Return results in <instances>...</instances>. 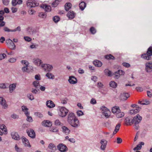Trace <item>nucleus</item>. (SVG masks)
<instances>
[{"label":"nucleus","instance_id":"nucleus-1","mask_svg":"<svg viewBox=\"0 0 152 152\" xmlns=\"http://www.w3.org/2000/svg\"><path fill=\"white\" fill-rule=\"evenodd\" d=\"M142 120V117L139 115L137 114L132 119H131L129 117L126 118L125 119V122L127 126L131 125L134 124L135 129L138 130L140 127L139 124L140 122Z\"/></svg>","mask_w":152,"mask_h":152},{"label":"nucleus","instance_id":"nucleus-2","mask_svg":"<svg viewBox=\"0 0 152 152\" xmlns=\"http://www.w3.org/2000/svg\"><path fill=\"white\" fill-rule=\"evenodd\" d=\"M152 56V46L150 47L147 50L146 53L142 54L141 57L147 60H150L151 58V56Z\"/></svg>","mask_w":152,"mask_h":152},{"label":"nucleus","instance_id":"nucleus-3","mask_svg":"<svg viewBox=\"0 0 152 152\" xmlns=\"http://www.w3.org/2000/svg\"><path fill=\"white\" fill-rule=\"evenodd\" d=\"M60 112L59 115L61 117H65L69 112V110L65 107H61L59 108Z\"/></svg>","mask_w":152,"mask_h":152},{"label":"nucleus","instance_id":"nucleus-4","mask_svg":"<svg viewBox=\"0 0 152 152\" xmlns=\"http://www.w3.org/2000/svg\"><path fill=\"white\" fill-rule=\"evenodd\" d=\"M26 4L27 6L30 8L34 7L39 5V3L34 0H28Z\"/></svg>","mask_w":152,"mask_h":152},{"label":"nucleus","instance_id":"nucleus-5","mask_svg":"<svg viewBox=\"0 0 152 152\" xmlns=\"http://www.w3.org/2000/svg\"><path fill=\"white\" fill-rule=\"evenodd\" d=\"M41 66L42 69L46 72H50L53 68L52 65L45 64H42Z\"/></svg>","mask_w":152,"mask_h":152},{"label":"nucleus","instance_id":"nucleus-6","mask_svg":"<svg viewBox=\"0 0 152 152\" xmlns=\"http://www.w3.org/2000/svg\"><path fill=\"white\" fill-rule=\"evenodd\" d=\"M57 149L61 152H66L68 148L66 145L60 143L57 146Z\"/></svg>","mask_w":152,"mask_h":152},{"label":"nucleus","instance_id":"nucleus-7","mask_svg":"<svg viewBox=\"0 0 152 152\" xmlns=\"http://www.w3.org/2000/svg\"><path fill=\"white\" fill-rule=\"evenodd\" d=\"M129 94L126 92H122L121 93L119 96V99L122 101H125L129 97Z\"/></svg>","mask_w":152,"mask_h":152},{"label":"nucleus","instance_id":"nucleus-8","mask_svg":"<svg viewBox=\"0 0 152 152\" xmlns=\"http://www.w3.org/2000/svg\"><path fill=\"white\" fill-rule=\"evenodd\" d=\"M145 70L147 72H150L152 71V62H148L145 64Z\"/></svg>","mask_w":152,"mask_h":152},{"label":"nucleus","instance_id":"nucleus-9","mask_svg":"<svg viewBox=\"0 0 152 152\" xmlns=\"http://www.w3.org/2000/svg\"><path fill=\"white\" fill-rule=\"evenodd\" d=\"M26 131L29 137L32 138H34L35 137V133L33 129H28L26 130Z\"/></svg>","mask_w":152,"mask_h":152},{"label":"nucleus","instance_id":"nucleus-10","mask_svg":"<svg viewBox=\"0 0 152 152\" xmlns=\"http://www.w3.org/2000/svg\"><path fill=\"white\" fill-rule=\"evenodd\" d=\"M76 118L73 113H69L68 116V122L69 123H72V121Z\"/></svg>","mask_w":152,"mask_h":152},{"label":"nucleus","instance_id":"nucleus-11","mask_svg":"<svg viewBox=\"0 0 152 152\" xmlns=\"http://www.w3.org/2000/svg\"><path fill=\"white\" fill-rule=\"evenodd\" d=\"M107 141L105 139H102L100 142V143L101 144L100 148L101 149L104 150L106 148Z\"/></svg>","mask_w":152,"mask_h":152},{"label":"nucleus","instance_id":"nucleus-12","mask_svg":"<svg viewBox=\"0 0 152 152\" xmlns=\"http://www.w3.org/2000/svg\"><path fill=\"white\" fill-rule=\"evenodd\" d=\"M11 136L12 139L15 140H20V137L17 132H13L11 133Z\"/></svg>","mask_w":152,"mask_h":152},{"label":"nucleus","instance_id":"nucleus-13","mask_svg":"<svg viewBox=\"0 0 152 152\" xmlns=\"http://www.w3.org/2000/svg\"><path fill=\"white\" fill-rule=\"evenodd\" d=\"M72 126L75 128L77 127L79 125V121L78 119L76 118L72 121V123H69Z\"/></svg>","mask_w":152,"mask_h":152},{"label":"nucleus","instance_id":"nucleus-14","mask_svg":"<svg viewBox=\"0 0 152 152\" xmlns=\"http://www.w3.org/2000/svg\"><path fill=\"white\" fill-rule=\"evenodd\" d=\"M21 139L24 145L26 146H29L31 147V145L28 140L24 136L21 137Z\"/></svg>","mask_w":152,"mask_h":152},{"label":"nucleus","instance_id":"nucleus-15","mask_svg":"<svg viewBox=\"0 0 152 152\" xmlns=\"http://www.w3.org/2000/svg\"><path fill=\"white\" fill-rule=\"evenodd\" d=\"M41 8L45 10L46 12H50L51 10V7L50 6L45 4H42L40 5Z\"/></svg>","mask_w":152,"mask_h":152},{"label":"nucleus","instance_id":"nucleus-16","mask_svg":"<svg viewBox=\"0 0 152 152\" xmlns=\"http://www.w3.org/2000/svg\"><path fill=\"white\" fill-rule=\"evenodd\" d=\"M68 81L70 83L72 84H75L77 83V78L72 76L69 77Z\"/></svg>","mask_w":152,"mask_h":152},{"label":"nucleus","instance_id":"nucleus-17","mask_svg":"<svg viewBox=\"0 0 152 152\" xmlns=\"http://www.w3.org/2000/svg\"><path fill=\"white\" fill-rule=\"evenodd\" d=\"M5 100L3 97H0V104H1L4 109L7 107L8 105L6 104Z\"/></svg>","mask_w":152,"mask_h":152},{"label":"nucleus","instance_id":"nucleus-18","mask_svg":"<svg viewBox=\"0 0 152 152\" xmlns=\"http://www.w3.org/2000/svg\"><path fill=\"white\" fill-rule=\"evenodd\" d=\"M115 115L117 118H120L123 117L124 115V112H121L119 109L118 110Z\"/></svg>","mask_w":152,"mask_h":152},{"label":"nucleus","instance_id":"nucleus-19","mask_svg":"<svg viewBox=\"0 0 152 152\" xmlns=\"http://www.w3.org/2000/svg\"><path fill=\"white\" fill-rule=\"evenodd\" d=\"M48 148L49 149L51 150V152H55L54 151L57 150L56 145L52 143H50L49 144L48 146Z\"/></svg>","mask_w":152,"mask_h":152},{"label":"nucleus","instance_id":"nucleus-20","mask_svg":"<svg viewBox=\"0 0 152 152\" xmlns=\"http://www.w3.org/2000/svg\"><path fill=\"white\" fill-rule=\"evenodd\" d=\"M33 62L36 65L38 66H39L42 63V61L38 58H34Z\"/></svg>","mask_w":152,"mask_h":152},{"label":"nucleus","instance_id":"nucleus-21","mask_svg":"<svg viewBox=\"0 0 152 152\" xmlns=\"http://www.w3.org/2000/svg\"><path fill=\"white\" fill-rule=\"evenodd\" d=\"M46 103L47 107L50 108H53L55 106V104L51 100L47 101Z\"/></svg>","mask_w":152,"mask_h":152},{"label":"nucleus","instance_id":"nucleus-22","mask_svg":"<svg viewBox=\"0 0 152 152\" xmlns=\"http://www.w3.org/2000/svg\"><path fill=\"white\" fill-rule=\"evenodd\" d=\"M42 125L45 126L49 127L52 125V123L48 120H45L42 122Z\"/></svg>","mask_w":152,"mask_h":152},{"label":"nucleus","instance_id":"nucleus-23","mask_svg":"<svg viewBox=\"0 0 152 152\" xmlns=\"http://www.w3.org/2000/svg\"><path fill=\"white\" fill-rule=\"evenodd\" d=\"M16 87V83H13L11 84L9 86V89L10 92L12 93L15 90Z\"/></svg>","mask_w":152,"mask_h":152},{"label":"nucleus","instance_id":"nucleus-24","mask_svg":"<svg viewBox=\"0 0 152 152\" xmlns=\"http://www.w3.org/2000/svg\"><path fill=\"white\" fill-rule=\"evenodd\" d=\"M144 143L143 142H139V144L137 145V146L134 148L133 149V150L134 151L140 150L142 148V145H144Z\"/></svg>","mask_w":152,"mask_h":152},{"label":"nucleus","instance_id":"nucleus-25","mask_svg":"<svg viewBox=\"0 0 152 152\" xmlns=\"http://www.w3.org/2000/svg\"><path fill=\"white\" fill-rule=\"evenodd\" d=\"M93 63L95 66L97 67H101L102 64L101 61L97 60H95Z\"/></svg>","mask_w":152,"mask_h":152},{"label":"nucleus","instance_id":"nucleus-26","mask_svg":"<svg viewBox=\"0 0 152 152\" xmlns=\"http://www.w3.org/2000/svg\"><path fill=\"white\" fill-rule=\"evenodd\" d=\"M140 108H134L130 110V114H135L138 112L140 110Z\"/></svg>","mask_w":152,"mask_h":152},{"label":"nucleus","instance_id":"nucleus-27","mask_svg":"<svg viewBox=\"0 0 152 152\" xmlns=\"http://www.w3.org/2000/svg\"><path fill=\"white\" fill-rule=\"evenodd\" d=\"M22 0H13L12 1V4L13 6H15L17 4H20L22 3Z\"/></svg>","mask_w":152,"mask_h":152},{"label":"nucleus","instance_id":"nucleus-28","mask_svg":"<svg viewBox=\"0 0 152 152\" xmlns=\"http://www.w3.org/2000/svg\"><path fill=\"white\" fill-rule=\"evenodd\" d=\"M69 18L73 19L75 17V13L72 11H70L67 15Z\"/></svg>","mask_w":152,"mask_h":152},{"label":"nucleus","instance_id":"nucleus-29","mask_svg":"<svg viewBox=\"0 0 152 152\" xmlns=\"http://www.w3.org/2000/svg\"><path fill=\"white\" fill-rule=\"evenodd\" d=\"M62 129L63 132L66 134H68L70 131V130L67 127L65 126H62Z\"/></svg>","mask_w":152,"mask_h":152},{"label":"nucleus","instance_id":"nucleus-30","mask_svg":"<svg viewBox=\"0 0 152 152\" xmlns=\"http://www.w3.org/2000/svg\"><path fill=\"white\" fill-rule=\"evenodd\" d=\"M79 6L81 10H83L86 7V4L84 2H81L80 3Z\"/></svg>","mask_w":152,"mask_h":152},{"label":"nucleus","instance_id":"nucleus-31","mask_svg":"<svg viewBox=\"0 0 152 152\" xmlns=\"http://www.w3.org/2000/svg\"><path fill=\"white\" fill-rule=\"evenodd\" d=\"M72 4L70 3H67L65 5V9L66 11H68L71 8Z\"/></svg>","mask_w":152,"mask_h":152},{"label":"nucleus","instance_id":"nucleus-32","mask_svg":"<svg viewBox=\"0 0 152 152\" xmlns=\"http://www.w3.org/2000/svg\"><path fill=\"white\" fill-rule=\"evenodd\" d=\"M121 126V124L119 123L117 124L115 127V129L113 131V134H115L119 130L120 127Z\"/></svg>","mask_w":152,"mask_h":152},{"label":"nucleus","instance_id":"nucleus-33","mask_svg":"<svg viewBox=\"0 0 152 152\" xmlns=\"http://www.w3.org/2000/svg\"><path fill=\"white\" fill-rule=\"evenodd\" d=\"M110 87L113 88H115L117 86V84L114 81H111L109 83Z\"/></svg>","mask_w":152,"mask_h":152},{"label":"nucleus","instance_id":"nucleus-34","mask_svg":"<svg viewBox=\"0 0 152 152\" xmlns=\"http://www.w3.org/2000/svg\"><path fill=\"white\" fill-rule=\"evenodd\" d=\"M104 57L105 59L108 60L113 59L114 60L115 59V57L111 54L105 55Z\"/></svg>","mask_w":152,"mask_h":152},{"label":"nucleus","instance_id":"nucleus-35","mask_svg":"<svg viewBox=\"0 0 152 152\" xmlns=\"http://www.w3.org/2000/svg\"><path fill=\"white\" fill-rule=\"evenodd\" d=\"M45 76L48 78L52 79H54L55 77V76L52 73L49 72L46 74Z\"/></svg>","mask_w":152,"mask_h":152},{"label":"nucleus","instance_id":"nucleus-36","mask_svg":"<svg viewBox=\"0 0 152 152\" xmlns=\"http://www.w3.org/2000/svg\"><path fill=\"white\" fill-rule=\"evenodd\" d=\"M119 107L118 106H115L113 107L112 109V111L113 113L115 115L116 113V112L118 111V109H119Z\"/></svg>","mask_w":152,"mask_h":152},{"label":"nucleus","instance_id":"nucleus-37","mask_svg":"<svg viewBox=\"0 0 152 152\" xmlns=\"http://www.w3.org/2000/svg\"><path fill=\"white\" fill-rule=\"evenodd\" d=\"M33 85L34 86L37 88H39L40 86L39 82L37 81H34L33 83Z\"/></svg>","mask_w":152,"mask_h":152},{"label":"nucleus","instance_id":"nucleus-38","mask_svg":"<svg viewBox=\"0 0 152 152\" xmlns=\"http://www.w3.org/2000/svg\"><path fill=\"white\" fill-rule=\"evenodd\" d=\"M9 46L10 49L14 50L15 49V45L13 42H11L10 44L9 45Z\"/></svg>","mask_w":152,"mask_h":152},{"label":"nucleus","instance_id":"nucleus-39","mask_svg":"<svg viewBox=\"0 0 152 152\" xmlns=\"http://www.w3.org/2000/svg\"><path fill=\"white\" fill-rule=\"evenodd\" d=\"M34 115L38 118H42L43 117V115L40 113L37 112L34 113Z\"/></svg>","mask_w":152,"mask_h":152},{"label":"nucleus","instance_id":"nucleus-40","mask_svg":"<svg viewBox=\"0 0 152 152\" xmlns=\"http://www.w3.org/2000/svg\"><path fill=\"white\" fill-rule=\"evenodd\" d=\"M60 19L59 17L58 16H56L53 18V20L55 23L58 22L60 20Z\"/></svg>","mask_w":152,"mask_h":152},{"label":"nucleus","instance_id":"nucleus-41","mask_svg":"<svg viewBox=\"0 0 152 152\" xmlns=\"http://www.w3.org/2000/svg\"><path fill=\"white\" fill-rule=\"evenodd\" d=\"M59 3L57 0H55L52 4V6L53 7H56L58 5Z\"/></svg>","mask_w":152,"mask_h":152},{"label":"nucleus","instance_id":"nucleus-42","mask_svg":"<svg viewBox=\"0 0 152 152\" xmlns=\"http://www.w3.org/2000/svg\"><path fill=\"white\" fill-rule=\"evenodd\" d=\"M100 109L103 111V112L106 111H107V112H110V111L109 110L104 106H103L101 107Z\"/></svg>","mask_w":152,"mask_h":152},{"label":"nucleus","instance_id":"nucleus-43","mask_svg":"<svg viewBox=\"0 0 152 152\" xmlns=\"http://www.w3.org/2000/svg\"><path fill=\"white\" fill-rule=\"evenodd\" d=\"M90 31L92 34H95L96 32V29L93 27H92L90 28Z\"/></svg>","mask_w":152,"mask_h":152},{"label":"nucleus","instance_id":"nucleus-44","mask_svg":"<svg viewBox=\"0 0 152 152\" xmlns=\"http://www.w3.org/2000/svg\"><path fill=\"white\" fill-rule=\"evenodd\" d=\"M15 151L17 152H21L22 151V148H19L17 144H16L15 145Z\"/></svg>","mask_w":152,"mask_h":152},{"label":"nucleus","instance_id":"nucleus-45","mask_svg":"<svg viewBox=\"0 0 152 152\" xmlns=\"http://www.w3.org/2000/svg\"><path fill=\"white\" fill-rule=\"evenodd\" d=\"M46 14L44 12H41L39 14V16L41 18H45L46 17Z\"/></svg>","mask_w":152,"mask_h":152},{"label":"nucleus","instance_id":"nucleus-46","mask_svg":"<svg viewBox=\"0 0 152 152\" xmlns=\"http://www.w3.org/2000/svg\"><path fill=\"white\" fill-rule=\"evenodd\" d=\"M27 66H23L22 68V70L23 72H29V71L28 69V68H27Z\"/></svg>","mask_w":152,"mask_h":152},{"label":"nucleus","instance_id":"nucleus-47","mask_svg":"<svg viewBox=\"0 0 152 152\" xmlns=\"http://www.w3.org/2000/svg\"><path fill=\"white\" fill-rule=\"evenodd\" d=\"M6 127V126L4 124H1L0 125V128L2 131H4L5 132L7 131L6 129L5 128Z\"/></svg>","mask_w":152,"mask_h":152},{"label":"nucleus","instance_id":"nucleus-48","mask_svg":"<svg viewBox=\"0 0 152 152\" xmlns=\"http://www.w3.org/2000/svg\"><path fill=\"white\" fill-rule=\"evenodd\" d=\"M31 91L33 93L36 94H37V92L39 91V89H37V88L34 89V88H32Z\"/></svg>","mask_w":152,"mask_h":152},{"label":"nucleus","instance_id":"nucleus-49","mask_svg":"<svg viewBox=\"0 0 152 152\" xmlns=\"http://www.w3.org/2000/svg\"><path fill=\"white\" fill-rule=\"evenodd\" d=\"M0 88L3 89H5L7 87L6 86V84L4 83H2L0 84Z\"/></svg>","mask_w":152,"mask_h":152},{"label":"nucleus","instance_id":"nucleus-50","mask_svg":"<svg viewBox=\"0 0 152 152\" xmlns=\"http://www.w3.org/2000/svg\"><path fill=\"white\" fill-rule=\"evenodd\" d=\"M27 97L29 98V99L31 100H32L34 99V97L32 94H28L27 95Z\"/></svg>","mask_w":152,"mask_h":152},{"label":"nucleus","instance_id":"nucleus-51","mask_svg":"<svg viewBox=\"0 0 152 152\" xmlns=\"http://www.w3.org/2000/svg\"><path fill=\"white\" fill-rule=\"evenodd\" d=\"M55 125L56 126H61L62 124L58 120H56L55 122Z\"/></svg>","mask_w":152,"mask_h":152},{"label":"nucleus","instance_id":"nucleus-52","mask_svg":"<svg viewBox=\"0 0 152 152\" xmlns=\"http://www.w3.org/2000/svg\"><path fill=\"white\" fill-rule=\"evenodd\" d=\"M115 73H118L120 75H124L125 72H124L122 70H119L115 72Z\"/></svg>","mask_w":152,"mask_h":152},{"label":"nucleus","instance_id":"nucleus-53","mask_svg":"<svg viewBox=\"0 0 152 152\" xmlns=\"http://www.w3.org/2000/svg\"><path fill=\"white\" fill-rule=\"evenodd\" d=\"M50 131L53 132H56L58 131V129L56 127H53L50 128Z\"/></svg>","mask_w":152,"mask_h":152},{"label":"nucleus","instance_id":"nucleus-54","mask_svg":"<svg viewBox=\"0 0 152 152\" xmlns=\"http://www.w3.org/2000/svg\"><path fill=\"white\" fill-rule=\"evenodd\" d=\"M28 13L30 15H33L34 14V13L35 12V11L31 8L30 9L28 10Z\"/></svg>","mask_w":152,"mask_h":152},{"label":"nucleus","instance_id":"nucleus-55","mask_svg":"<svg viewBox=\"0 0 152 152\" xmlns=\"http://www.w3.org/2000/svg\"><path fill=\"white\" fill-rule=\"evenodd\" d=\"M11 117L14 119H16L19 118V116L16 114L13 113L11 115Z\"/></svg>","mask_w":152,"mask_h":152},{"label":"nucleus","instance_id":"nucleus-56","mask_svg":"<svg viewBox=\"0 0 152 152\" xmlns=\"http://www.w3.org/2000/svg\"><path fill=\"white\" fill-rule=\"evenodd\" d=\"M77 113L78 116H80L83 115V112L81 110H78L77 111Z\"/></svg>","mask_w":152,"mask_h":152},{"label":"nucleus","instance_id":"nucleus-57","mask_svg":"<svg viewBox=\"0 0 152 152\" xmlns=\"http://www.w3.org/2000/svg\"><path fill=\"white\" fill-rule=\"evenodd\" d=\"M110 112H107V111H103L102 112V113L103 115H104L106 118H108L109 117V115H108V113Z\"/></svg>","mask_w":152,"mask_h":152},{"label":"nucleus","instance_id":"nucleus-58","mask_svg":"<svg viewBox=\"0 0 152 152\" xmlns=\"http://www.w3.org/2000/svg\"><path fill=\"white\" fill-rule=\"evenodd\" d=\"M6 56V55L4 53L0 54V60H2Z\"/></svg>","mask_w":152,"mask_h":152},{"label":"nucleus","instance_id":"nucleus-59","mask_svg":"<svg viewBox=\"0 0 152 152\" xmlns=\"http://www.w3.org/2000/svg\"><path fill=\"white\" fill-rule=\"evenodd\" d=\"M16 60V59L15 58H10L9 59L8 61L10 62L13 63L15 62Z\"/></svg>","mask_w":152,"mask_h":152},{"label":"nucleus","instance_id":"nucleus-60","mask_svg":"<svg viewBox=\"0 0 152 152\" xmlns=\"http://www.w3.org/2000/svg\"><path fill=\"white\" fill-rule=\"evenodd\" d=\"M24 39L28 42H30L31 40V38L30 37L27 36L24 37Z\"/></svg>","mask_w":152,"mask_h":152},{"label":"nucleus","instance_id":"nucleus-61","mask_svg":"<svg viewBox=\"0 0 152 152\" xmlns=\"http://www.w3.org/2000/svg\"><path fill=\"white\" fill-rule=\"evenodd\" d=\"M90 102L91 104H94L96 103V101L95 99L92 98L91 99Z\"/></svg>","mask_w":152,"mask_h":152},{"label":"nucleus","instance_id":"nucleus-62","mask_svg":"<svg viewBox=\"0 0 152 152\" xmlns=\"http://www.w3.org/2000/svg\"><path fill=\"white\" fill-rule=\"evenodd\" d=\"M2 1L4 5H7L9 4V0H2Z\"/></svg>","mask_w":152,"mask_h":152},{"label":"nucleus","instance_id":"nucleus-63","mask_svg":"<svg viewBox=\"0 0 152 152\" xmlns=\"http://www.w3.org/2000/svg\"><path fill=\"white\" fill-rule=\"evenodd\" d=\"M113 75H114V77L117 79H118L119 77L120 76L119 74L116 73H115V72L113 74Z\"/></svg>","mask_w":152,"mask_h":152},{"label":"nucleus","instance_id":"nucleus-64","mask_svg":"<svg viewBox=\"0 0 152 152\" xmlns=\"http://www.w3.org/2000/svg\"><path fill=\"white\" fill-rule=\"evenodd\" d=\"M21 62L22 64H24L26 66H28V63L27 61L25 60H22L21 61Z\"/></svg>","mask_w":152,"mask_h":152}]
</instances>
